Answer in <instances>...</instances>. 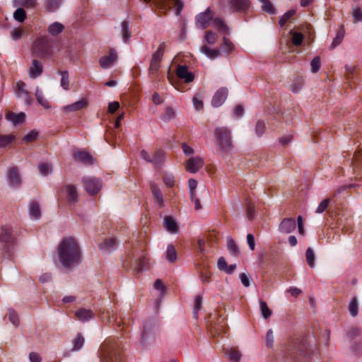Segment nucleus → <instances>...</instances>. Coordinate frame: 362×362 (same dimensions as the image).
I'll list each match as a JSON object with an SVG mask.
<instances>
[{"label":"nucleus","mask_w":362,"mask_h":362,"mask_svg":"<svg viewBox=\"0 0 362 362\" xmlns=\"http://www.w3.org/2000/svg\"><path fill=\"white\" fill-rule=\"evenodd\" d=\"M57 254L60 263L65 268H71L81 262L82 257L76 240L71 237L63 238L59 243Z\"/></svg>","instance_id":"obj_1"},{"label":"nucleus","mask_w":362,"mask_h":362,"mask_svg":"<svg viewBox=\"0 0 362 362\" xmlns=\"http://www.w3.org/2000/svg\"><path fill=\"white\" fill-rule=\"evenodd\" d=\"M100 362H124V354L118 341L106 339L99 349Z\"/></svg>","instance_id":"obj_2"},{"label":"nucleus","mask_w":362,"mask_h":362,"mask_svg":"<svg viewBox=\"0 0 362 362\" xmlns=\"http://www.w3.org/2000/svg\"><path fill=\"white\" fill-rule=\"evenodd\" d=\"M213 18V12L209 8H208L204 12L200 13L196 16L197 25L202 29H205L209 26L210 22L212 21L215 28H218L220 31L226 34H228V28L224 21L219 18Z\"/></svg>","instance_id":"obj_3"},{"label":"nucleus","mask_w":362,"mask_h":362,"mask_svg":"<svg viewBox=\"0 0 362 362\" xmlns=\"http://www.w3.org/2000/svg\"><path fill=\"white\" fill-rule=\"evenodd\" d=\"M218 149L222 153H229L233 148L230 130L224 127H218L215 130Z\"/></svg>","instance_id":"obj_4"},{"label":"nucleus","mask_w":362,"mask_h":362,"mask_svg":"<svg viewBox=\"0 0 362 362\" xmlns=\"http://www.w3.org/2000/svg\"><path fill=\"white\" fill-rule=\"evenodd\" d=\"M32 54L34 57L45 59L52 54L51 41L47 37H40L33 43Z\"/></svg>","instance_id":"obj_5"},{"label":"nucleus","mask_w":362,"mask_h":362,"mask_svg":"<svg viewBox=\"0 0 362 362\" xmlns=\"http://www.w3.org/2000/svg\"><path fill=\"white\" fill-rule=\"evenodd\" d=\"M145 3H149L151 0H142ZM153 5L162 13H165L171 7L176 10V15L178 16L183 7V3L180 0H152Z\"/></svg>","instance_id":"obj_6"},{"label":"nucleus","mask_w":362,"mask_h":362,"mask_svg":"<svg viewBox=\"0 0 362 362\" xmlns=\"http://www.w3.org/2000/svg\"><path fill=\"white\" fill-rule=\"evenodd\" d=\"M166 47L165 42L160 44L157 51L152 54V57L150 62V66L148 69L149 74L151 75L156 74L160 66V62L164 54V52Z\"/></svg>","instance_id":"obj_7"},{"label":"nucleus","mask_w":362,"mask_h":362,"mask_svg":"<svg viewBox=\"0 0 362 362\" xmlns=\"http://www.w3.org/2000/svg\"><path fill=\"white\" fill-rule=\"evenodd\" d=\"M83 183L85 189L90 195L98 194L102 188L101 181L93 177H84L83 178Z\"/></svg>","instance_id":"obj_8"},{"label":"nucleus","mask_w":362,"mask_h":362,"mask_svg":"<svg viewBox=\"0 0 362 362\" xmlns=\"http://www.w3.org/2000/svg\"><path fill=\"white\" fill-rule=\"evenodd\" d=\"M6 176L10 187L16 188L21 185V176L17 167L11 168L8 170Z\"/></svg>","instance_id":"obj_9"},{"label":"nucleus","mask_w":362,"mask_h":362,"mask_svg":"<svg viewBox=\"0 0 362 362\" xmlns=\"http://www.w3.org/2000/svg\"><path fill=\"white\" fill-rule=\"evenodd\" d=\"M204 165V160L199 156L192 157L185 163V169L191 173H197Z\"/></svg>","instance_id":"obj_10"},{"label":"nucleus","mask_w":362,"mask_h":362,"mask_svg":"<svg viewBox=\"0 0 362 362\" xmlns=\"http://www.w3.org/2000/svg\"><path fill=\"white\" fill-rule=\"evenodd\" d=\"M14 240L13 231L11 226H3L0 230V242L6 245H10Z\"/></svg>","instance_id":"obj_11"},{"label":"nucleus","mask_w":362,"mask_h":362,"mask_svg":"<svg viewBox=\"0 0 362 362\" xmlns=\"http://www.w3.org/2000/svg\"><path fill=\"white\" fill-rule=\"evenodd\" d=\"M298 357H308L310 354V347L305 339H300L295 346Z\"/></svg>","instance_id":"obj_12"},{"label":"nucleus","mask_w":362,"mask_h":362,"mask_svg":"<svg viewBox=\"0 0 362 362\" xmlns=\"http://www.w3.org/2000/svg\"><path fill=\"white\" fill-rule=\"evenodd\" d=\"M117 59V52L114 49H110L107 56L101 57L99 59L100 66L103 69H108L111 67Z\"/></svg>","instance_id":"obj_13"},{"label":"nucleus","mask_w":362,"mask_h":362,"mask_svg":"<svg viewBox=\"0 0 362 362\" xmlns=\"http://www.w3.org/2000/svg\"><path fill=\"white\" fill-rule=\"evenodd\" d=\"M176 74L185 83H190L194 78V74L188 71V67L186 65H179L176 69Z\"/></svg>","instance_id":"obj_14"},{"label":"nucleus","mask_w":362,"mask_h":362,"mask_svg":"<svg viewBox=\"0 0 362 362\" xmlns=\"http://www.w3.org/2000/svg\"><path fill=\"white\" fill-rule=\"evenodd\" d=\"M88 105V100L86 98H83L71 105L63 107L62 110L65 113L77 112L86 108Z\"/></svg>","instance_id":"obj_15"},{"label":"nucleus","mask_w":362,"mask_h":362,"mask_svg":"<svg viewBox=\"0 0 362 362\" xmlns=\"http://www.w3.org/2000/svg\"><path fill=\"white\" fill-rule=\"evenodd\" d=\"M296 221L292 218H284L279 224V230L283 233H290L296 229Z\"/></svg>","instance_id":"obj_16"},{"label":"nucleus","mask_w":362,"mask_h":362,"mask_svg":"<svg viewBox=\"0 0 362 362\" xmlns=\"http://www.w3.org/2000/svg\"><path fill=\"white\" fill-rule=\"evenodd\" d=\"M150 188L156 204L160 208L163 207L165 205L163 195L158 185L154 182H151Z\"/></svg>","instance_id":"obj_17"},{"label":"nucleus","mask_w":362,"mask_h":362,"mask_svg":"<svg viewBox=\"0 0 362 362\" xmlns=\"http://www.w3.org/2000/svg\"><path fill=\"white\" fill-rule=\"evenodd\" d=\"M228 90L226 88L218 89L213 97L211 104L214 107L221 106L226 99Z\"/></svg>","instance_id":"obj_18"},{"label":"nucleus","mask_w":362,"mask_h":362,"mask_svg":"<svg viewBox=\"0 0 362 362\" xmlns=\"http://www.w3.org/2000/svg\"><path fill=\"white\" fill-rule=\"evenodd\" d=\"M76 317L83 322H88L95 317L94 313L90 309L79 308L74 313Z\"/></svg>","instance_id":"obj_19"},{"label":"nucleus","mask_w":362,"mask_h":362,"mask_svg":"<svg viewBox=\"0 0 362 362\" xmlns=\"http://www.w3.org/2000/svg\"><path fill=\"white\" fill-rule=\"evenodd\" d=\"M43 71V66L40 62L33 59L32 65L29 69V76L31 78H35L40 76Z\"/></svg>","instance_id":"obj_20"},{"label":"nucleus","mask_w":362,"mask_h":362,"mask_svg":"<svg viewBox=\"0 0 362 362\" xmlns=\"http://www.w3.org/2000/svg\"><path fill=\"white\" fill-rule=\"evenodd\" d=\"M164 227L170 233L177 234L179 232V227L175 220L170 216L164 218Z\"/></svg>","instance_id":"obj_21"},{"label":"nucleus","mask_w":362,"mask_h":362,"mask_svg":"<svg viewBox=\"0 0 362 362\" xmlns=\"http://www.w3.org/2000/svg\"><path fill=\"white\" fill-rule=\"evenodd\" d=\"M228 4L235 11H245L250 6L249 0H228Z\"/></svg>","instance_id":"obj_22"},{"label":"nucleus","mask_w":362,"mask_h":362,"mask_svg":"<svg viewBox=\"0 0 362 362\" xmlns=\"http://www.w3.org/2000/svg\"><path fill=\"white\" fill-rule=\"evenodd\" d=\"M67 200L69 203H76L78 201V194L76 187L73 185H66L65 186Z\"/></svg>","instance_id":"obj_23"},{"label":"nucleus","mask_w":362,"mask_h":362,"mask_svg":"<svg viewBox=\"0 0 362 362\" xmlns=\"http://www.w3.org/2000/svg\"><path fill=\"white\" fill-rule=\"evenodd\" d=\"M5 117L8 121L11 122L13 124L16 125L24 122L25 115L23 112L16 114L13 112H6Z\"/></svg>","instance_id":"obj_24"},{"label":"nucleus","mask_w":362,"mask_h":362,"mask_svg":"<svg viewBox=\"0 0 362 362\" xmlns=\"http://www.w3.org/2000/svg\"><path fill=\"white\" fill-rule=\"evenodd\" d=\"M74 158L86 164H92L93 163V158L86 151H77L74 155Z\"/></svg>","instance_id":"obj_25"},{"label":"nucleus","mask_w":362,"mask_h":362,"mask_svg":"<svg viewBox=\"0 0 362 362\" xmlns=\"http://www.w3.org/2000/svg\"><path fill=\"white\" fill-rule=\"evenodd\" d=\"M29 214L32 218L38 219L41 216V209L39 204L33 201L29 204Z\"/></svg>","instance_id":"obj_26"},{"label":"nucleus","mask_w":362,"mask_h":362,"mask_svg":"<svg viewBox=\"0 0 362 362\" xmlns=\"http://www.w3.org/2000/svg\"><path fill=\"white\" fill-rule=\"evenodd\" d=\"M18 88L17 95L18 97L25 96V100L28 104H30L32 101L28 92L25 90L26 84L23 81H18L16 83Z\"/></svg>","instance_id":"obj_27"},{"label":"nucleus","mask_w":362,"mask_h":362,"mask_svg":"<svg viewBox=\"0 0 362 362\" xmlns=\"http://www.w3.org/2000/svg\"><path fill=\"white\" fill-rule=\"evenodd\" d=\"M165 160V153L162 150H157L152 157V164L155 168H160Z\"/></svg>","instance_id":"obj_28"},{"label":"nucleus","mask_w":362,"mask_h":362,"mask_svg":"<svg viewBox=\"0 0 362 362\" xmlns=\"http://www.w3.org/2000/svg\"><path fill=\"white\" fill-rule=\"evenodd\" d=\"M345 35V30L344 28V25H341L339 30L337 31L336 37L334 38L329 49H334L335 47H337L339 45H340Z\"/></svg>","instance_id":"obj_29"},{"label":"nucleus","mask_w":362,"mask_h":362,"mask_svg":"<svg viewBox=\"0 0 362 362\" xmlns=\"http://www.w3.org/2000/svg\"><path fill=\"white\" fill-rule=\"evenodd\" d=\"M200 50L211 59H214L220 56V51L218 49H211L206 45L201 47Z\"/></svg>","instance_id":"obj_30"},{"label":"nucleus","mask_w":362,"mask_h":362,"mask_svg":"<svg viewBox=\"0 0 362 362\" xmlns=\"http://www.w3.org/2000/svg\"><path fill=\"white\" fill-rule=\"evenodd\" d=\"M16 140V136L13 134L8 135H0V148H5L13 143Z\"/></svg>","instance_id":"obj_31"},{"label":"nucleus","mask_w":362,"mask_h":362,"mask_svg":"<svg viewBox=\"0 0 362 362\" xmlns=\"http://www.w3.org/2000/svg\"><path fill=\"white\" fill-rule=\"evenodd\" d=\"M116 244V239L114 238H110L105 239L103 243L99 245V247L102 250L110 251L115 247Z\"/></svg>","instance_id":"obj_32"},{"label":"nucleus","mask_w":362,"mask_h":362,"mask_svg":"<svg viewBox=\"0 0 362 362\" xmlns=\"http://www.w3.org/2000/svg\"><path fill=\"white\" fill-rule=\"evenodd\" d=\"M35 97L38 103L41 105L43 107L46 109L49 108L50 106L48 100L44 97L42 92L39 89V88H36Z\"/></svg>","instance_id":"obj_33"},{"label":"nucleus","mask_w":362,"mask_h":362,"mask_svg":"<svg viewBox=\"0 0 362 362\" xmlns=\"http://www.w3.org/2000/svg\"><path fill=\"white\" fill-rule=\"evenodd\" d=\"M148 262L144 255H142L138 260L135 262V268L139 272H141L143 270L148 269Z\"/></svg>","instance_id":"obj_34"},{"label":"nucleus","mask_w":362,"mask_h":362,"mask_svg":"<svg viewBox=\"0 0 362 362\" xmlns=\"http://www.w3.org/2000/svg\"><path fill=\"white\" fill-rule=\"evenodd\" d=\"M349 312L352 317H356L358 313V303L356 297L352 298L348 306Z\"/></svg>","instance_id":"obj_35"},{"label":"nucleus","mask_w":362,"mask_h":362,"mask_svg":"<svg viewBox=\"0 0 362 362\" xmlns=\"http://www.w3.org/2000/svg\"><path fill=\"white\" fill-rule=\"evenodd\" d=\"M63 30L64 25L58 22L51 24L48 28L49 33L53 36L59 34L63 31Z\"/></svg>","instance_id":"obj_36"},{"label":"nucleus","mask_w":362,"mask_h":362,"mask_svg":"<svg viewBox=\"0 0 362 362\" xmlns=\"http://www.w3.org/2000/svg\"><path fill=\"white\" fill-rule=\"evenodd\" d=\"M166 259L169 262H174L177 259V252L175 247L173 245H169L166 251Z\"/></svg>","instance_id":"obj_37"},{"label":"nucleus","mask_w":362,"mask_h":362,"mask_svg":"<svg viewBox=\"0 0 362 362\" xmlns=\"http://www.w3.org/2000/svg\"><path fill=\"white\" fill-rule=\"evenodd\" d=\"M122 27V35L124 42H127L131 37V33L129 31V23L127 21H124L121 23Z\"/></svg>","instance_id":"obj_38"},{"label":"nucleus","mask_w":362,"mask_h":362,"mask_svg":"<svg viewBox=\"0 0 362 362\" xmlns=\"http://www.w3.org/2000/svg\"><path fill=\"white\" fill-rule=\"evenodd\" d=\"M218 38V35L211 30L206 31L204 37V41L209 45H214L217 42Z\"/></svg>","instance_id":"obj_39"},{"label":"nucleus","mask_w":362,"mask_h":362,"mask_svg":"<svg viewBox=\"0 0 362 362\" xmlns=\"http://www.w3.org/2000/svg\"><path fill=\"white\" fill-rule=\"evenodd\" d=\"M262 4V8L269 14H274L275 8L269 0H259Z\"/></svg>","instance_id":"obj_40"},{"label":"nucleus","mask_w":362,"mask_h":362,"mask_svg":"<svg viewBox=\"0 0 362 362\" xmlns=\"http://www.w3.org/2000/svg\"><path fill=\"white\" fill-rule=\"evenodd\" d=\"M226 354L228 358L232 362H239L241 357L240 352L238 350L233 349L228 350L226 352Z\"/></svg>","instance_id":"obj_41"},{"label":"nucleus","mask_w":362,"mask_h":362,"mask_svg":"<svg viewBox=\"0 0 362 362\" xmlns=\"http://www.w3.org/2000/svg\"><path fill=\"white\" fill-rule=\"evenodd\" d=\"M62 75L61 86L63 89L67 90L69 89V76L67 71L59 72Z\"/></svg>","instance_id":"obj_42"},{"label":"nucleus","mask_w":362,"mask_h":362,"mask_svg":"<svg viewBox=\"0 0 362 362\" xmlns=\"http://www.w3.org/2000/svg\"><path fill=\"white\" fill-rule=\"evenodd\" d=\"M259 307L262 317L264 319L269 318L272 315V310L269 308L267 303L264 300H260Z\"/></svg>","instance_id":"obj_43"},{"label":"nucleus","mask_w":362,"mask_h":362,"mask_svg":"<svg viewBox=\"0 0 362 362\" xmlns=\"http://www.w3.org/2000/svg\"><path fill=\"white\" fill-rule=\"evenodd\" d=\"M305 257H306V261H307L308 265L311 268H313L315 267V256L314 251L312 248L308 247L307 249L306 252H305Z\"/></svg>","instance_id":"obj_44"},{"label":"nucleus","mask_w":362,"mask_h":362,"mask_svg":"<svg viewBox=\"0 0 362 362\" xmlns=\"http://www.w3.org/2000/svg\"><path fill=\"white\" fill-rule=\"evenodd\" d=\"M202 99L203 98L199 93L194 95L192 98L193 105L197 111L202 110L204 107Z\"/></svg>","instance_id":"obj_45"},{"label":"nucleus","mask_w":362,"mask_h":362,"mask_svg":"<svg viewBox=\"0 0 362 362\" xmlns=\"http://www.w3.org/2000/svg\"><path fill=\"white\" fill-rule=\"evenodd\" d=\"M227 247L230 252L233 255H237L239 253V249L235 240L231 237L227 238Z\"/></svg>","instance_id":"obj_46"},{"label":"nucleus","mask_w":362,"mask_h":362,"mask_svg":"<svg viewBox=\"0 0 362 362\" xmlns=\"http://www.w3.org/2000/svg\"><path fill=\"white\" fill-rule=\"evenodd\" d=\"M84 341H85L84 337L82 336L81 334H78L73 341V343H74L73 350L78 351V350L81 349L82 348V346H83Z\"/></svg>","instance_id":"obj_47"},{"label":"nucleus","mask_w":362,"mask_h":362,"mask_svg":"<svg viewBox=\"0 0 362 362\" xmlns=\"http://www.w3.org/2000/svg\"><path fill=\"white\" fill-rule=\"evenodd\" d=\"M354 23L362 22V9L359 7H354L351 11Z\"/></svg>","instance_id":"obj_48"},{"label":"nucleus","mask_w":362,"mask_h":362,"mask_svg":"<svg viewBox=\"0 0 362 362\" xmlns=\"http://www.w3.org/2000/svg\"><path fill=\"white\" fill-rule=\"evenodd\" d=\"M13 18L18 22H23L26 18L25 11L22 8H17L13 13Z\"/></svg>","instance_id":"obj_49"},{"label":"nucleus","mask_w":362,"mask_h":362,"mask_svg":"<svg viewBox=\"0 0 362 362\" xmlns=\"http://www.w3.org/2000/svg\"><path fill=\"white\" fill-rule=\"evenodd\" d=\"M8 319L14 326L19 325V317L16 312L13 309L8 310Z\"/></svg>","instance_id":"obj_50"},{"label":"nucleus","mask_w":362,"mask_h":362,"mask_svg":"<svg viewBox=\"0 0 362 362\" xmlns=\"http://www.w3.org/2000/svg\"><path fill=\"white\" fill-rule=\"evenodd\" d=\"M61 0H46V8L49 11H56L59 6Z\"/></svg>","instance_id":"obj_51"},{"label":"nucleus","mask_w":362,"mask_h":362,"mask_svg":"<svg viewBox=\"0 0 362 362\" xmlns=\"http://www.w3.org/2000/svg\"><path fill=\"white\" fill-rule=\"evenodd\" d=\"M223 45H222L223 49L227 53L231 52L235 48V46L233 44V42L228 38H227L226 37H223Z\"/></svg>","instance_id":"obj_52"},{"label":"nucleus","mask_w":362,"mask_h":362,"mask_svg":"<svg viewBox=\"0 0 362 362\" xmlns=\"http://www.w3.org/2000/svg\"><path fill=\"white\" fill-rule=\"evenodd\" d=\"M310 66H311V71L313 73H317L320 70V66H321L320 57L318 56L315 57L311 61Z\"/></svg>","instance_id":"obj_53"},{"label":"nucleus","mask_w":362,"mask_h":362,"mask_svg":"<svg viewBox=\"0 0 362 362\" xmlns=\"http://www.w3.org/2000/svg\"><path fill=\"white\" fill-rule=\"evenodd\" d=\"M292 35V42L296 46H299L302 44L303 40V35L300 33L290 32Z\"/></svg>","instance_id":"obj_54"},{"label":"nucleus","mask_w":362,"mask_h":362,"mask_svg":"<svg viewBox=\"0 0 362 362\" xmlns=\"http://www.w3.org/2000/svg\"><path fill=\"white\" fill-rule=\"evenodd\" d=\"M330 202H331V199L329 198L323 199L318 205L317 208L316 209L315 212L317 214L323 213L327 209Z\"/></svg>","instance_id":"obj_55"},{"label":"nucleus","mask_w":362,"mask_h":362,"mask_svg":"<svg viewBox=\"0 0 362 362\" xmlns=\"http://www.w3.org/2000/svg\"><path fill=\"white\" fill-rule=\"evenodd\" d=\"M296 13L295 10H290L287 11L284 15L280 18L279 23L280 26H284L286 23Z\"/></svg>","instance_id":"obj_56"},{"label":"nucleus","mask_w":362,"mask_h":362,"mask_svg":"<svg viewBox=\"0 0 362 362\" xmlns=\"http://www.w3.org/2000/svg\"><path fill=\"white\" fill-rule=\"evenodd\" d=\"M266 130L265 122L261 120L257 121L255 125V132L258 136H261Z\"/></svg>","instance_id":"obj_57"},{"label":"nucleus","mask_w":362,"mask_h":362,"mask_svg":"<svg viewBox=\"0 0 362 362\" xmlns=\"http://www.w3.org/2000/svg\"><path fill=\"white\" fill-rule=\"evenodd\" d=\"M189 197H190L191 201L194 203L195 209L200 210L202 209V205L200 204L199 199L197 197L195 190L189 191Z\"/></svg>","instance_id":"obj_58"},{"label":"nucleus","mask_w":362,"mask_h":362,"mask_svg":"<svg viewBox=\"0 0 362 362\" xmlns=\"http://www.w3.org/2000/svg\"><path fill=\"white\" fill-rule=\"evenodd\" d=\"M175 112L173 108L167 107L163 114V119L165 121L173 119L175 117Z\"/></svg>","instance_id":"obj_59"},{"label":"nucleus","mask_w":362,"mask_h":362,"mask_svg":"<svg viewBox=\"0 0 362 362\" xmlns=\"http://www.w3.org/2000/svg\"><path fill=\"white\" fill-rule=\"evenodd\" d=\"M351 350L352 353L356 356H361L362 355V343L361 342H355L351 347Z\"/></svg>","instance_id":"obj_60"},{"label":"nucleus","mask_w":362,"mask_h":362,"mask_svg":"<svg viewBox=\"0 0 362 362\" xmlns=\"http://www.w3.org/2000/svg\"><path fill=\"white\" fill-rule=\"evenodd\" d=\"M38 168H39L40 173L44 176H46L48 174L51 173L52 170V166L47 163L40 164L39 165Z\"/></svg>","instance_id":"obj_61"},{"label":"nucleus","mask_w":362,"mask_h":362,"mask_svg":"<svg viewBox=\"0 0 362 362\" xmlns=\"http://www.w3.org/2000/svg\"><path fill=\"white\" fill-rule=\"evenodd\" d=\"M37 136L38 132L35 130H32L23 137V140L26 143L33 142L37 139Z\"/></svg>","instance_id":"obj_62"},{"label":"nucleus","mask_w":362,"mask_h":362,"mask_svg":"<svg viewBox=\"0 0 362 362\" xmlns=\"http://www.w3.org/2000/svg\"><path fill=\"white\" fill-rule=\"evenodd\" d=\"M199 278L202 283H209L211 281V274L207 271H201L199 273Z\"/></svg>","instance_id":"obj_63"},{"label":"nucleus","mask_w":362,"mask_h":362,"mask_svg":"<svg viewBox=\"0 0 362 362\" xmlns=\"http://www.w3.org/2000/svg\"><path fill=\"white\" fill-rule=\"evenodd\" d=\"M23 34V30L21 28L13 29L11 31V37L13 40H19Z\"/></svg>","instance_id":"obj_64"}]
</instances>
